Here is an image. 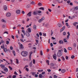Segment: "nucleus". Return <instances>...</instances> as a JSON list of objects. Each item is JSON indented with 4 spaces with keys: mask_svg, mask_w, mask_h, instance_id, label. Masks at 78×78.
Returning <instances> with one entry per match:
<instances>
[{
    "mask_svg": "<svg viewBox=\"0 0 78 78\" xmlns=\"http://www.w3.org/2000/svg\"><path fill=\"white\" fill-rule=\"evenodd\" d=\"M29 66H30V67H31V66H32V62L30 63Z\"/></svg>",
    "mask_w": 78,
    "mask_h": 78,
    "instance_id": "obj_38",
    "label": "nucleus"
},
{
    "mask_svg": "<svg viewBox=\"0 0 78 78\" xmlns=\"http://www.w3.org/2000/svg\"><path fill=\"white\" fill-rule=\"evenodd\" d=\"M78 22H75L73 23V25L74 26L76 27V25H78Z\"/></svg>",
    "mask_w": 78,
    "mask_h": 78,
    "instance_id": "obj_12",
    "label": "nucleus"
},
{
    "mask_svg": "<svg viewBox=\"0 0 78 78\" xmlns=\"http://www.w3.org/2000/svg\"><path fill=\"white\" fill-rule=\"evenodd\" d=\"M53 31H52V30H51V36H52V35H53Z\"/></svg>",
    "mask_w": 78,
    "mask_h": 78,
    "instance_id": "obj_46",
    "label": "nucleus"
},
{
    "mask_svg": "<svg viewBox=\"0 0 78 78\" xmlns=\"http://www.w3.org/2000/svg\"><path fill=\"white\" fill-rule=\"evenodd\" d=\"M39 34L40 36H42V33H41V32H40L39 33Z\"/></svg>",
    "mask_w": 78,
    "mask_h": 78,
    "instance_id": "obj_52",
    "label": "nucleus"
},
{
    "mask_svg": "<svg viewBox=\"0 0 78 78\" xmlns=\"http://www.w3.org/2000/svg\"><path fill=\"white\" fill-rule=\"evenodd\" d=\"M1 48L2 49H4V48H5V44H3L1 46Z\"/></svg>",
    "mask_w": 78,
    "mask_h": 78,
    "instance_id": "obj_15",
    "label": "nucleus"
},
{
    "mask_svg": "<svg viewBox=\"0 0 78 78\" xmlns=\"http://www.w3.org/2000/svg\"><path fill=\"white\" fill-rule=\"evenodd\" d=\"M10 61L11 64H12V60L11 59H10Z\"/></svg>",
    "mask_w": 78,
    "mask_h": 78,
    "instance_id": "obj_36",
    "label": "nucleus"
},
{
    "mask_svg": "<svg viewBox=\"0 0 78 78\" xmlns=\"http://www.w3.org/2000/svg\"><path fill=\"white\" fill-rule=\"evenodd\" d=\"M9 42L8 41H6V44L8 45V44H9Z\"/></svg>",
    "mask_w": 78,
    "mask_h": 78,
    "instance_id": "obj_51",
    "label": "nucleus"
},
{
    "mask_svg": "<svg viewBox=\"0 0 78 78\" xmlns=\"http://www.w3.org/2000/svg\"><path fill=\"white\" fill-rule=\"evenodd\" d=\"M30 6L29 5H27V8H30Z\"/></svg>",
    "mask_w": 78,
    "mask_h": 78,
    "instance_id": "obj_60",
    "label": "nucleus"
},
{
    "mask_svg": "<svg viewBox=\"0 0 78 78\" xmlns=\"http://www.w3.org/2000/svg\"><path fill=\"white\" fill-rule=\"evenodd\" d=\"M16 64H19V60H18V59H16Z\"/></svg>",
    "mask_w": 78,
    "mask_h": 78,
    "instance_id": "obj_31",
    "label": "nucleus"
},
{
    "mask_svg": "<svg viewBox=\"0 0 78 78\" xmlns=\"http://www.w3.org/2000/svg\"><path fill=\"white\" fill-rule=\"evenodd\" d=\"M63 34L64 36H66V32H64L63 33Z\"/></svg>",
    "mask_w": 78,
    "mask_h": 78,
    "instance_id": "obj_47",
    "label": "nucleus"
},
{
    "mask_svg": "<svg viewBox=\"0 0 78 78\" xmlns=\"http://www.w3.org/2000/svg\"><path fill=\"white\" fill-rule=\"evenodd\" d=\"M50 66L51 67H54L55 66V64L53 63H51L50 64Z\"/></svg>",
    "mask_w": 78,
    "mask_h": 78,
    "instance_id": "obj_20",
    "label": "nucleus"
},
{
    "mask_svg": "<svg viewBox=\"0 0 78 78\" xmlns=\"http://www.w3.org/2000/svg\"><path fill=\"white\" fill-rule=\"evenodd\" d=\"M4 70L5 72H7L8 71V69L7 68L5 67L4 69Z\"/></svg>",
    "mask_w": 78,
    "mask_h": 78,
    "instance_id": "obj_10",
    "label": "nucleus"
},
{
    "mask_svg": "<svg viewBox=\"0 0 78 78\" xmlns=\"http://www.w3.org/2000/svg\"><path fill=\"white\" fill-rule=\"evenodd\" d=\"M38 77L39 78H42V75L41 74H40L39 75Z\"/></svg>",
    "mask_w": 78,
    "mask_h": 78,
    "instance_id": "obj_22",
    "label": "nucleus"
},
{
    "mask_svg": "<svg viewBox=\"0 0 78 78\" xmlns=\"http://www.w3.org/2000/svg\"><path fill=\"white\" fill-rule=\"evenodd\" d=\"M37 27V26H36V25H34L33 26V28L34 29V30H36Z\"/></svg>",
    "mask_w": 78,
    "mask_h": 78,
    "instance_id": "obj_23",
    "label": "nucleus"
},
{
    "mask_svg": "<svg viewBox=\"0 0 78 78\" xmlns=\"http://www.w3.org/2000/svg\"><path fill=\"white\" fill-rule=\"evenodd\" d=\"M0 66L2 69H4L5 67V65L1 64L0 65Z\"/></svg>",
    "mask_w": 78,
    "mask_h": 78,
    "instance_id": "obj_11",
    "label": "nucleus"
},
{
    "mask_svg": "<svg viewBox=\"0 0 78 78\" xmlns=\"http://www.w3.org/2000/svg\"><path fill=\"white\" fill-rule=\"evenodd\" d=\"M28 52L26 51H23L21 53V55L24 57H26L28 55Z\"/></svg>",
    "mask_w": 78,
    "mask_h": 78,
    "instance_id": "obj_2",
    "label": "nucleus"
},
{
    "mask_svg": "<svg viewBox=\"0 0 78 78\" xmlns=\"http://www.w3.org/2000/svg\"><path fill=\"white\" fill-rule=\"evenodd\" d=\"M40 55L41 56H42V55H43V52L42 51H40Z\"/></svg>",
    "mask_w": 78,
    "mask_h": 78,
    "instance_id": "obj_29",
    "label": "nucleus"
},
{
    "mask_svg": "<svg viewBox=\"0 0 78 78\" xmlns=\"http://www.w3.org/2000/svg\"><path fill=\"white\" fill-rule=\"evenodd\" d=\"M1 21L2 22H4V23H5V22H6V21H5V20L4 19H2L1 20Z\"/></svg>",
    "mask_w": 78,
    "mask_h": 78,
    "instance_id": "obj_37",
    "label": "nucleus"
},
{
    "mask_svg": "<svg viewBox=\"0 0 78 78\" xmlns=\"http://www.w3.org/2000/svg\"><path fill=\"white\" fill-rule=\"evenodd\" d=\"M12 52L14 56H16V52H15V51H14V50H13L12 51Z\"/></svg>",
    "mask_w": 78,
    "mask_h": 78,
    "instance_id": "obj_27",
    "label": "nucleus"
},
{
    "mask_svg": "<svg viewBox=\"0 0 78 78\" xmlns=\"http://www.w3.org/2000/svg\"><path fill=\"white\" fill-rule=\"evenodd\" d=\"M74 10H78V6H76L74 7Z\"/></svg>",
    "mask_w": 78,
    "mask_h": 78,
    "instance_id": "obj_21",
    "label": "nucleus"
},
{
    "mask_svg": "<svg viewBox=\"0 0 78 78\" xmlns=\"http://www.w3.org/2000/svg\"><path fill=\"white\" fill-rule=\"evenodd\" d=\"M14 74L16 75H18L16 71H14Z\"/></svg>",
    "mask_w": 78,
    "mask_h": 78,
    "instance_id": "obj_40",
    "label": "nucleus"
},
{
    "mask_svg": "<svg viewBox=\"0 0 78 78\" xmlns=\"http://www.w3.org/2000/svg\"><path fill=\"white\" fill-rule=\"evenodd\" d=\"M16 78V76L15 75H14L13 76V78Z\"/></svg>",
    "mask_w": 78,
    "mask_h": 78,
    "instance_id": "obj_61",
    "label": "nucleus"
},
{
    "mask_svg": "<svg viewBox=\"0 0 78 78\" xmlns=\"http://www.w3.org/2000/svg\"><path fill=\"white\" fill-rule=\"evenodd\" d=\"M35 73L34 72H33L32 73V74L34 76V75H35Z\"/></svg>",
    "mask_w": 78,
    "mask_h": 78,
    "instance_id": "obj_59",
    "label": "nucleus"
},
{
    "mask_svg": "<svg viewBox=\"0 0 78 78\" xmlns=\"http://www.w3.org/2000/svg\"><path fill=\"white\" fill-rule=\"evenodd\" d=\"M27 16H28L29 17H30L31 16V12H30L28 14Z\"/></svg>",
    "mask_w": 78,
    "mask_h": 78,
    "instance_id": "obj_13",
    "label": "nucleus"
},
{
    "mask_svg": "<svg viewBox=\"0 0 78 78\" xmlns=\"http://www.w3.org/2000/svg\"><path fill=\"white\" fill-rule=\"evenodd\" d=\"M4 10H7V9H8L7 8V6H6V5H4Z\"/></svg>",
    "mask_w": 78,
    "mask_h": 78,
    "instance_id": "obj_8",
    "label": "nucleus"
},
{
    "mask_svg": "<svg viewBox=\"0 0 78 78\" xmlns=\"http://www.w3.org/2000/svg\"><path fill=\"white\" fill-rule=\"evenodd\" d=\"M33 53V52L31 51L30 52V55L29 56V58L30 59H31V54Z\"/></svg>",
    "mask_w": 78,
    "mask_h": 78,
    "instance_id": "obj_25",
    "label": "nucleus"
},
{
    "mask_svg": "<svg viewBox=\"0 0 78 78\" xmlns=\"http://www.w3.org/2000/svg\"><path fill=\"white\" fill-rule=\"evenodd\" d=\"M44 19H45V18H44V17H43L41 19V20L42 21H43Z\"/></svg>",
    "mask_w": 78,
    "mask_h": 78,
    "instance_id": "obj_42",
    "label": "nucleus"
},
{
    "mask_svg": "<svg viewBox=\"0 0 78 78\" xmlns=\"http://www.w3.org/2000/svg\"><path fill=\"white\" fill-rule=\"evenodd\" d=\"M1 43L2 44L4 43V41H3V40H1Z\"/></svg>",
    "mask_w": 78,
    "mask_h": 78,
    "instance_id": "obj_56",
    "label": "nucleus"
},
{
    "mask_svg": "<svg viewBox=\"0 0 78 78\" xmlns=\"http://www.w3.org/2000/svg\"><path fill=\"white\" fill-rule=\"evenodd\" d=\"M35 77H38V75L37 74H35Z\"/></svg>",
    "mask_w": 78,
    "mask_h": 78,
    "instance_id": "obj_63",
    "label": "nucleus"
},
{
    "mask_svg": "<svg viewBox=\"0 0 78 78\" xmlns=\"http://www.w3.org/2000/svg\"><path fill=\"white\" fill-rule=\"evenodd\" d=\"M21 36L22 39H23V38H24V36H23V34H21Z\"/></svg>",
    "mask_w": 78,
    "mask_h": 78,
    "instance_id": "obj_53",
    "label": "nucleus"
},
{
    "mask_svg": "<svg viewBox=\"0 0 78 78\" xmlns=\"http://www.w3.org/2000/svg\"><path fill=\"white\" fill-rule=\"evenodd\" d=\"M66 69H62L61 70V72L62 73H65L66 72Z\"/></svg>",
    "mask_w": 78,
    "mask_h": 78,
    "instance_id": "obj_18",
    "label": "nucleus"
},
{
    "mask_svg": "<svg viewBox=\"0 0 78 78\" xmlns=\"http://www.w3.org/2000/svg\"><path fill=\"white\" fill-rule=\"evenodd\" d=\"M64 52L65 53H67V49H66V48H64Z\"/></svg>",
    "mask_w": 78,
    "mask_h": 78,
    "instance_id": "obj_33",
    "label": "nucleus"
},
{
    "mask_svg": "<svg viewBox=\"0 0 78 78\" xmlns=\"http://www.w3.org/2000/svg\"><path fill=\"white\" fill-rule=\"evenodd\" d=\"M18 44L19 45L20 48H23V46L22 44L20 43L19 42Z\"/></svg>",
    "mask_w": 78,
    "mask_h": 78,
    "instance_id": "obj_3",
    "label": "nucleus"
},
{
    "mask_svg": "<svg viewBox=\"0 0 78 78\" xmlns=\"http://www.w3.org/2000/svg\"><path fill=\"white\" fill-rule=\"evenodd\" d=\"M28 46L29 48H30V47H31V44H29L28 45Z\"/></svg>",
    "mask_w": 78,
    "mask_h": 78,
    "instance_id": "obj_34",
    "label": "nucleus"
},
{
    "mask_svg": "<svg viewBox=\"0 0 78 78\" xmlns=\"http://www.w3.org/2000/svg\"><path fill=\"white\" fill-rule=\"evenodd\" d=\"M26 70L27 72H29V69L27 68H26Z\"/></svg>",
    "mask_w": 78,
    "mask_h": 78,
    "instance_id": "obj_43",
    "label": "nucleus"
},
{
    "mask_svg": "<svg viewBox=\"0 0 78 78\" xmlns=\"http://www.w3.org/2000/svg\"><path fill=\"white\" fill-rule=\"evenodd\" d=\"M48 72H51V70L50 69H48L47 70Z\"/></svg>",
    "mask_w": 78,
    "mask_h": 78,
    "instance_id": "obj_64",
    "label": "nucleus"
},
{
    "mask_svg": "<svg viewBox=\"0 0 78 78\" xmlns=\"http://www.w3.org/2000/svg\"><path fill=\"white\" fill-rule=\"evenodd\" d=\"M75 58V56L74 55H72L71 56L72 59H73Z\"/></svg>",
    "mask_w": 78,
    "mask_h": 78,
    "instance_id": "obj_54",
    "label": "nucleus"
},
{
    "mask_svg": "<svg viewBox=\"0 0 78 78\" xmlns=\"http://www.w3.org/2000/svg\"><path fill=\"white\" fill-rule=\"evenodd\" d=\"M35 62H36V61H35V60H34V59H33V63L34 64H35Z\"/></svg>",
    "mask_w": 78,
    "mask_h": 78,
    "instance_id": "obj_39",
    "label": "nucleus"
},
{
    "mask_svg": "<svg viewBox=\"0 0 78 78\" xmlns=\"http://www.w3.org/2000/svg\"><path fill=\"white\" fill-rule=\"evenodd\" d=\"M27 30L29 32V33H31V30L30 28H28Z\"/></svg>",
    "mask_w": 78,
    "mask_h": 78,
    "instance_id": "obj_17",
    "label": "nucleus"
},
{
    "mask_svg": "<svg viewBox=\"0 0 78 78\" xmlns=\"http://www.w3.org/2000/svg\"><path fill=\"white\" fill-rule=\"evenodd\" d=\"M42 21L41 19H40V20H38V22L39 23H41V22H42Z\"/></svg>",
    "mask_w": 78,
    "mask_h": 78,
    "instance_id": "obj_41",
    "label": "nucleus"
},
{
    "mask_svg": "<svg viewBox=\"0 0 78 78\" xmlns=\"http://www.w3.org/2000/svg\"><path fill=\"white\" fill-rule=\"evenodd\" d=\"M38 6H42V3H38Z\"/></svg>",
    "mask_w": 78,
    "mask_h": 78,
    "instance_id": "obj_48",
    "label": "nucleus"
},
{
    "mask_svg": "<svg viewBox=\"0 0 78 78\" xmlns=\"http://www.w3.org/2000/svg\"><path fill=\"white\" fill-rule=\"evenodd\" d=\"M53 77L54 78H58V76H57L56 75H54V76H53Z\"/></svg>",
    "mask_w": 78,
    "mask_h": 78,
    "instance_id": "obj_45",
    "label": "nucleus"
},
{
    "mask_svg": "<svg viewBox=\"0 0 78 78\" xmlns=\"http://www.w3.org/2000/svg\"><path fill=\"white\" fill-rule=\"evenodd\" d=\"M68 49L69 50H72V48L71 47H69L68 48Z\"/></svg>",
    "mask_w": 78,
    "mask_h": 78,
    "instance_id": "obj_32",
    "label": "nucleus"
},
{
    "mask_svg": "<svg viewBox=\"0 0 78 78\" xmlns=\"http://www.w3.org/2000/svg\"><path fill=\"white\" fill-rule=\"evenodd\" d=\"M4 51L5 53L7 52L8 51V49H7V48H4Z\"/></svg>",
    "mask_w": 78,
    "mask_h": 78,
    "instance_id": "obj_7",
    "label": "nucleus"
},
{
    "mask_svg": "<svg viewBox=\"0 0 78 78\" xmlns=\"http://www.w3.org/2000/svg\"><path fill=\"white\" fill-rule=\"evenodd\" d=\"M53 59H54L56 61L57 59L56 55V54L54 55L53 56Z\"/></svg>",
    "mask_w": 78,
    "mask_h": 78,
    "instance_id": "obj_4",
    "label": "nucleus"
},
{
    "mask_svg": "<svg viewBox=\"0 0 78 78\" xmlns=\"http://www.w3.org/2000/svg\"><path fill=\"white\" fill-rule=\"evenodd\" d=\"M20 10H17L16 11V13H17V14H20Z\"/></svg>",
    "mask_w": 78,
    "mask_h": 78,
    "instance_id": "obj_19",
    "label": "nucleus"
},
{
    "mask_svg": "<svg viewBox=\"0 0 78 78\" xmlns=\"http://www.w3.org/2000/svg\"><path fill=\"white\" fill-rule=\"evenodd\" d=\"M43 36H46V34L45 33H43Z\"/></svg>",
    "mask_w": 78,
    "mask_h": 78,
    "instance_id": "obj_58",
    "label": "nucleus"
},
{
    "mask_svg": "<svg viewBox=\"0 0 78 78\" xmlns=\"http://www.w3.org/2000/svg\"><path fill=\"white\" fill-rule=\"evenodd\" d=\"M26 34L27 37H29L30 36V33H29V32H28L27 31H26Z\"/></svg>",
    "mask_w": 78,
    "mask_h": 78,
    "instance_id": "obj_6",
    "label": "nucleus"
},
{
    "mask_svg": "<svg viewBox=\"0 0 78 78\" xmlns=\"http://www.w3.org/2000/svg\"><path fill=\"white\" fill-rule=\"evenodd\" d=\"M62 50H58L57 53V56L58 57H61L62 55Z\"/></svg>",
    "mask_w": 78,
    "mask_h": 78,
    "instance_id": "obj_1",
    "label": "nucleus"
},
{
    "mask_svg": "<svg viewBox=\"0 0 78 78\" xmlns=\"http://www.w3.org/2000/svg\"><path fill=\"white\" fill-rule=\"evenodd\" d=\"M46 62L48 65V66H50V64L49 63V60H46Z\"/></svg>",
    "mask_w": 78,
    "mask_h": 78,
    "instance_id": "obj_24",
    "label": "nucleus"
},
{
    "mask_svg": "<svg viewBox=\"0 0 78 78\" xmlns=\"http://www.w3.org/2000/svg\"><path fill=\"white\" fill-rule=\"evenodd\" d=\"M39 9H41V10H42L43 11H44V8L43 7H40L39 8Z\"/></svg>",
    "mask_w": 78,
    "mask_h": 78,
    "instance_id": "obj_26",
    "label": "nucleus"
},
{
    "mask_svg": "<svg viewBox=\"0 0 78 78\" xmlns=\"http://www.w3.org/2000/svg\"><path fill=\"white\" fill-rule=\"evenodd\" d=\"M59 44H63V41L62 40H60L59 41Z\"/></svg>",
    "mask_w": 78,
    "mask_h": 78,
    "instance_id": "obj_14",
    "label": "nucleus"
},
{
    "mask_svg": "<svg viewBox=\"0 0 78 78\" xmlns=\"http://www.w3.org/2000/svg\"><path fill=\"white\" fill-rule=\"evenodd\" d=\"M10 50H12L13 49V48L12 46H10Z\"/></svg>",
    "mask_w": 78,
    "mask_h": 78,
    "instance_id": "obj_50",
    "label": "nucleus"
},
{
    "mask_svg": "<svg viewBox=\"0 0 78 78\" xmlns=\"http://www.w3.org/2000/svg\"><path fill=\"white\" fill-rule=\"evenodd\" d=\"M9 67L11 70H12V68L11 66H9Z\"/></svg>",
    "mask_w": 78,
    "mask_h": 78,
    "instance_id": "obj_44",
    "label": "nucleus"
},
{
    "mask_svg": "<svg viewBox=\"0 0 78 78\" xmlns=\"http://www.w3.org/2000/svg\"><path fill=\"white\" fill-rule=\"evenodd\" d=\"M33 14L34 15H36V14H37V13H36V12H33Z\"/></svg>",
    "mask_w": 78,
    "mask_h": 78,
    "instance_id": "obj_55",
    "label": "nucleus"
},
{
    "mask_svg": "<svg viewBox=\"0 0 78 78\" xmlns=\"http://www.w3.org/2000/svg\"><path fill=\"white\" fill-rule=\"evenodd\" d=\"M38 72H43V69L38 70Z\"/></svg>",
    "mask_w": 78,
    "mask_h": 78,
    "instance_id": "obj_28",
    "label": "nucleus"
},
{
    "mask_svg": "<svg viewBox=\"0 0 78 78\" xmlns=\"http://www.w3.org/2000/svg\"><path fill=\"white\" fill-rule=\"evenodd\" d=\"M35 2H34L33 1H32V2H31L30 3V4H31V5H34L35 4Z\"/></svg>",
    "mask_w": 78,
    "mask_h": 78,
    "instance_id": "obj_30",
    "label": "nucleus"
},
{
    "mask_svg": "<svg viewBox=\"0 0 78 78\" xmlns=\"http://www.w3.org/2000/svg\"><path fill=\"white\" fill-rule=\"evenodd\" d=\"M61 58L62 59L63 61L65 60V58H64V56H62V57Z\"/></svg>",
    "mask_w": 78,
    "mask_h": 78,
    "instance_id": "obj_35",
    "label": "nucleus"
},
{
    "mask_svg": "<svg viewBox=\"0 0 78 78\" xmlns=\"http://www.w3.org/2000/svg\"><path fill=\"white\" fill-rule=\"evenodd\" d=\"M41 11H40V10H39L37 11V13L38 14H40V13H41Z\"/></svg>",
    "mask_w": 78,
    "mask_h": 78,
    "instance_id": "obj_49",
    "label": "nucleus"
},
{
    "mask_svg": "<svg viewBox=\"0 0 78 78\" xmlns=\"http://www.w3.org/2000/svg\"><path fill=\"white\" fill-rule=\"evenodd\" d=\"M11 15V14L10 12H8L6 14V16H7V17H10Z\"/></svg>",
    "mask_w": 78,
    "mask_h": 78,
    "instance_id": "obj_5",
    "label": "nucleus"
},
{
    "mask_svg": "<svg viewBox=\"0 0 78 78\" xmlns=\"http://www.w3.org/2000/svg\"><path fill=\"white\" fill-rule=\"evenodd\" d=\"M21 13H22V14H25V11H22Z\"/></svg>",
    "mask_w": 78,
    "mask_h": 78,
    "instance_id": "obj_62",
    "label": "nucleus"
},
{
    "mask_svg": "<svg viewBox=\"0 0 78 78\" xmlns=\"http://www.w3.org/2000/svg\"><path fill=\"white\" fill-rule=\"evenodd\" d=\"M65 28L66 27L65 26H63L62 28V29H61L60 31H63L64 30H65Z\"/></svg>",
    "mask_w": 78,
    "mask_h": 78,
    "instance_id": "obj_9",
    "label": "nucleus"
},
{
    "mask_svg": "<svg viewBox=\"0 0 78 78\" xmlns=\"http://www.w3.org/2000/svg\"><path fill=\"white\" fill-rule=\"evenodd\" d=\"M58 26L60 28H61L62 27V24L60 23H59L58 24Z\"/></svg>",
    "mask_w": 78,
    "mask_h": 78,
    "instance_id": "obj_16",
    "label": "nucleus"
},
{
    "mask_svg": "<svg viewBox=\"0 0 78 78\" xmlns=\"http://www.w3.org/2000/svg\"><path fill=\"white\" fill-rule=\"evenodd\" d=\"M65 58L67 60L69 59V57H68L67 56H66Z\"/></svg>",
    "mask_w": 78,
    "mask_h": 78,
    "instance_id": "obj_57",
    "label": "nucleus"
}]
</instances>
